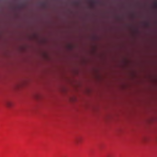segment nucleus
<instances>
[{
  "label": "nucleus",
  "instance_id": "1",
  "mask_svg": "<svg viewBox=\"0 0 157 157\" xmlns=\"http://www.w3.org/2000/svg\"><path fill=\"white\" fill-rule=\"evenodd\" d=\"M82 140V138L81 137H76L75 140V143L76 144H78L80 143Z\"/></svg>",
  "mask_w": 157,
  "mask_h": 157
},
{
  "label": "nucleus",
  "instance_id": "2",
  "mask_svg": "<svg viewBox=\"0 0 157 157\" xmlns=\"http://www.w3.org/2000/svg\"><path fill=\"white\" fill-rule=\"evenodd\" d=\"M5 105L7 107L10 108L12 106V103L10 101H7L5 102Z\"/></svg>",
  "mask_w": 157,
  "mask_h": 157
},
{
  "label": "nucleus",
  "instance_id": "3",
  "mask_svg": "<svg viewBox=\"0 0 157 157\" xmlns=\"http://www.w3.org/2000/svg\"><path fill=\"white\" fill-rule=\"evenodd\" d=\"M154 5L155 7H157V1H156L155 2Z\"/></svg>",
  "mask_w": 157,
  "mask_h": 157
},
{
  "label": "nucleus",
  "instance_id": "4",
  "mask_svg": "<svg viewBox=\"0 0 157 157\" xmlns=\"http://www.w3.org/2000/svg\"><path fill=\"white\" fill-rule=\"evenodd\" d=\"M74 3L75 4H78V2H74Z\"/></svg>",
  "mask_w": 157,
  "mask_h": 157
},
{
  "label": "nucleus",
  "instance_id": "5",
  "mask_svg": "<svg viewBox=\"0 0 157 157\" xmlns=\"http://www.w3.org/2000/svg\"><path fill=\"white\" fill-rule=\"evenodd\" d=\"M107 157H109V156H108Z\"/></svg>",
  "mask_w": 157,
  "mask_h": 157
}]
</instances>
